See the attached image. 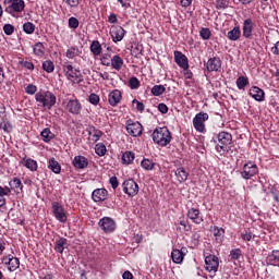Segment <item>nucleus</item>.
<instances>
[{"label": "nucleus", "mask_w": 279, "mask_h": 279, "mask_svg": "<svg viewBox=\"0 0 279 279\" xmlns=\"http://www.w3.org/2000/svg\"><path fill=\"white\" fill-rule=\"evenodd\" d=\"M35 100L37 106L45 108V110H51L56 106L57 98L53 93L49 90H41L35 94Z\"/></svg>", "instance_id": "1"}, {"label": "nucleus", "mask_w": 279, "mask_h": 279, "mask_svg": "<svg viewBox=\"0 0 279 279\" xmlns=\"http://www.w3.org/2000/svg\"><path fill=\"white\" fill-rule=\"evenodd\" d=\"M153 141L156 143V145H159V147H167L169 143H171V132L168 128H157L153 132Z\"/></svg>", "instance_id": "2"}, {"label": "nucleus", "mask_w": 279, "mask_h": 279, "mask_svg": "<svg viewBox=\"0 0 279 279\" xmlns=\"http://www.w3.org/2000/svg\"><path fill=\"white\" fill-rule=\"evenodd\" d=\"M232 145V134L228 132H220L218 134V144L216 145V150L219 154H226V151H230Z\"/></svg>", "instance_id": "3"}, {"label": "nucleus", "mask_w": 279, "mask_h": 279, "mask_svg": "<svg viewBox=\"0 0 279 279\" xmlns=\"http://www.w3.org/2000/svg\"><path fill=\"white\" fill-rule=\"evenodd\" d=\"M5 12L11 16H16L25 10V1L23 0H4Z\"/></svg>", "instance_id": "4"}, {"label": "nucleus", "mask_w": 279, "mask_h": 279, "mask_svg": "<svg viewBox=\"0 0 279 279\" xmlns=\"http://www.w3.org/2000/svg\"><path fill=\"white\" fill-rule=\"evenodd\" d=\"M122 191L129 197H136L138 195V183L134 179H128L122 183Z\"/></svg>", "instance_id": "5"}, {"label": "nucleus", "mask_w": 279, "mask_h": 279, "mask_svg": "<svg viewBox=\"0 0 279 279\" xmlns=\"http://www.w3.org/2000/svg\"><path fill=\"white\" fill-rule=\"evenodd\" d=\"M63 71L65 73V77H68L70 82H73L74 84H80V82H82V72L73 68V65L71 64L64 65Z\"/></svg>", "instance_id": "6"}, {"label": "nucleus", "mask_w": 279, "mask_h": 279, "mask_svg": "<svg viewBox=\"0 0 279 279\" xmlns=\"http://www.w3.org/2000/svg\"><path fill=\"white\" fill-rule=\"evenodd\" d=\"M205 121H208V113L206 112H199L194 117L193 125L196 132H201L202 134L206 132Z\"/></svg>", "instance_id": "7"}, {"label": "nucleus", "mask_w": 279, "mask_h": 279, "mask_svg": "<svg viewBox=\"0 0 279 279\" xmlns=\"http://www.w3.org/2000/svg\"><path fill=\"white\" fill-rule=\"evenodd\" d=\"M256 173H258V166H256L252 161H248L243 166L241 177L243 178V180H252V178H254Z\"/></svg>", "instance_id": "8"}, {"label": "nucleus", "mask_w": 279, "mask_h": 279, "mask_svg": "<svg viewBox=\"0 0 279 279\" xmlns=\"http://www.w3.org/2000/svg\"><path fill=\"white\" fill-rule=\"evenodd\" d=\"M52 213L57 221H59L60 223H66V213L64 211V207L60 203H52Z\"/></svg>", "instance_id": "9"}, {"label": "nucleus", "mask_w": 279, "mask_h": 279, "mask_svg": "<svg viewBox=\"0 0 279 279\" xmlns=\"http://www.w3.org/2000/svg\"><path fill=\"white\" fill-rule=\"evenodd\" d=\"M99 228L107 234L117 230V222L110 217H104L98 222Z\"/></svg>", "instance_id": "10"}, {"label": "nucleus", "mask_w": 279, "mask_h": 279, "mask_svg": "<svg viewBox=\"0 0 279 279\" xmlns=\"http://www.w3.org/2000/svg\"><path fill=\"white\" fill-rule=\"evenodd\" d=\"M126 132L130 136H141V134H143V124L129 120L126 122Z\"/></svg>", "instance_id": "11"}, {"label": "nucleus", "mask_w": 279, "mask_h": 279, "mask_svg": "<svg viewBox=\"0 0 279 279\" xmlns=\"http://www.w3.org/2000/svg\"><path fill=\"white\" fill-rule=\"evenodd\" d=\"M205 269L206 271L216 272L219 269V257L215 255H208L205 257Z\"/></svg>", "instance_id": "12"}, {"label": "nucleus", "mask_w": 279, "mask_h": 279, "mask_svg": "<svg viewBox=\"0 0 279 279\" xmlns=\"http://www.w3.org/2000/svg\"><path fill=\"white\" fill-rule=\"evenodd\" d=\"M2 260H3L4 265H8V269L10 271H16L19 269V267H21V260L19 259V257L8 255V256L3 257Z\"/></svg>", "instance_id": "13"}, {"label": "nucleus", "mask_w": 279, "mask_h": 279, "mask_svg": "<svg viewBox=\"0 0 279 279\" xmlns=\"http://www.w3.org/2000/svg\"><path fill=\"white\" fill-rule=\"evenodd\" d=\"M174 62H177L178 66H180V69H183V71H189V58H186L184 53L175 50Z\"/></svg>", "instance_id": "14"}, {"label": "nucleus", "mask_w": 279, "mask_h": 279, "mask_svg": "<svg viewBox=\"0 0 279 279\" xmlns=\"http://www.w3.org/2000/svg\"><path fill=\"white\" fill-rule=\"evenodd\" d=\"M110 36L113 43H121L125 37V29L121 26H112L110 29Z\"/></svg>", "instance_id": "15"}, {"label": "nucleus", "mask_w": 279, "mask_h": 279, "mask_svg": "<svg viewBox=\"0 0 279 279\" xmlns=\"http://www.w3.org/2000/svg\"><path fill=\"white\" fill-rule=\"evenodd\" d=\"M92 199L93 202H106L108 199V190L101 187V189H96L92 193Z\"/></svg>", "instance_id": "16"}, {"label": "nucleus", "mask_w": 279, "mask_h": 279, "mask_svg": "<svg viewBox=\"0 0 279 279\" xmlns=\"http://www.w3.org/2000/svg\"><path fill=\"white\" fill-rule=\"evenodd\" d=\"M187 217L193 221V223L199 225L204 221V216H202V213L197 208H190L187 210Z\"/></svg>", "instance_id": "17"}, {"label": "nucleus", "mask_w": 279, "mask_h": 279, "mask_svg": "<svg viewBox=\"0 0 279 279\" xmlns=\"http://www.w3.org/2000/svg\"><path fill=\"white\" fill-rule=\"evenodd\" d=\"M65 108L71 114H80L82 112V104L77 99L69 100Z\"/></svg>", "instance_id": "18"}, {"label": "nucleus", "mask_w": 279, "mask_h": 279, "mask_svg": "<svg viewBox=\"0 0 279 279\" xmlns=\"http://www.w3.org/2000/svg\"><path fill=\"white\" fill-rule=\"evenodd\" d=\"M248 95L255 99V101H265V90L258 86H253L248 90Z\"/></svg>", "instance_id": "19"}, {"label": "nucleus", "mask_w": 279, "mask_h": 279, "mask_svg": "<svg viewBox=\"0 0 279 279\" xmlns=\"http://www.w3.org/2000/svg\"><path fill=\"white\" fill-rule=\"evenodd\" d=\"M206 69L209 72L219 71L221 69V59L219 57L208 59Z\"/></svg>", "instance_id": "20"}, {"label": "nucleus", "mask_w": 279, "mask_h": 279, "mask_svg": "<svg viewBox=\"0 0 279 279\" xmlns=\"http://www.w3.org/2000/svg\"><path fill=\"white\" fill-rule=\"evenodd\" d=\"M242 32H243L244 38L252 37V33L254 32V22L252 21V19H246L243 22Z\"/></svg>", "instance_id": "21"}, {"label": "nucleus", "mask_w": 279, "mask_h": 279, "mask_svg": "<svg viewBox=\"0 0 279 279\" xmlns=\"http://www.w3.org/2000/svg\"><path fill=\"white\" fill-rule=\"evenodd\" d=\"M66 247H69V240L66 238H59L54 241V252H58V254H64Z\"/></svg>", "instance_id": "22"}, {"label": "nucleus", "mask_w": 279, "mask_h": 279, "mask_svg": "<svg viewBox=\"0 0 279 279\" xmlns=\"http://www.w3.org/2000/svg\"><path fill=\"white\" fill-rule=\"evenodd\" d=\"M73 167H75V169H86V167H88V159L84 156H75Z\"/></svg>", "instance_id": "23"}, {"label": "nucleus", "mask_w": 279, "mask_h": 279, "mask_svg": "<svg viewBox=\"0 0 279 279\" xmlns=\"http://www.w3.org/2000/svg\"><path fill=\"white\" fill-rule=\"evenodd\" d=\"M266 263L268 265H272L274 267H279V250H274L268 256L266 257Z\"/></svg>", "instance_id": "24"}, {"label": "nucleus", "mask_w": 279, "mask_h": 279, "mask_svg": "<svg viewBox=\"0 0 279 279\" xmlns=\"http://www.w3.org/2000/svg\"><path fill=\"white\" fill-rule=\"evenodd\" d=\"M121 90L119 89H114L112 90L110 94H109V97H108V101L110 104V106H118L119 102L121 101Z\"/></svg>", "instance_id": "25"}, {"label": "nucleus", "mask_w": 279, "mask_h": 279, "mask_svg": "<svg viewBox=\"0 0 279 279\" xmlns=\"http://www.w3.org/2000/svg\"><path fill=\"white\" fill-rule=\"evenodd\" d=\"M22 165L26 167L29 171H38V161L32 158L24 157L22 159Z\"/></svg>", "instance_id": "26"}, {"label": "nucleus", "mask_w": 279, "mask_h": 279, "mask_svg": "<svg viewBox=\"0 0 279 279\" xmlns=\"http://www.w3.org/2000/svg\"><path fill=\"white\" fill-rule=\"evenodd\" d=\"M171 258L172 263H175V265H181V263L184 260V253L178 248H174L171 252Z\"/></svg>", "instance_id": "27"}, {"label": "nucleus", "mask_w": 279, "mask_h": 279, "mask_svg": "<svg viewBox=\"0 0 279 279\" xmlns=\"http://www.w3.org/2000/svg\"><path fill=\"white\" fill-rule=\"evenodd\" d=\"M48 169H50L52 173L59 174L60 171H62V166H60V162H58L56 158H50L48 161Z\"/></svg>", "instance_id": "28"}, {"label": "nucleus", "mask_w": 279, "mask_h": 279, "mask_svg": "<svg viewBox=\"0 0 279 279\" xmlns=\"http://www.w3.org/2000/svg\"><path fill=\"white\" fill-rule=\"evenodd\" d=\"M134 158H136V155L131 151L126 150L122 154V165H132L134 162Z\"/></svg>", "instance_id": "29"}, {"label": "nucleus", "mask_w": 279, "mask_h": 279, "mask_svg": "<svg viewBox=\"0 0 279 279\" xmlns=\"http://www.w3.org/2000/svg\"><path fill=\"white\" fill-rule=\"evenodd\" d=\"M227 38L232 41H236L241 38V27L235 26L233 29L229 31Z\"/></svg>", "instance_id": "30"}, {"label": "nucleus", "mask_w": 279, "mask_h": 279, "mask_svg": "<svg viewBox=\"0 0 279 279\" xmlns=\"http://www.w3.org/2000/svg\"><path fill=\"white\" fill-rule=\"evenodd\" d=\"M40 136L43 137L44 143H51L56 135L51 132L50 128H46L40 132Z\"/></svg>", "instance_id": "31"}, {"label": "nucleus", "mask_w": 279, "mask_h": 279, "mask_svg": "<svg viewBox=\"0 0 279 279\" xmlns=\"http://www.w3.org/2000/svg\"><path fill=\"white\" fill-rule=\"evenodd\" d=\"M111 66L112 69H114L116 71H121V69H123V59L121 57H119L118 54H114L111 58Z\"/></svg>", "instance_id": "32"}, {"label": "nucleus", "mask_w": 279, "mask_h": 279, "mask_svg": "<svg viewBox=\"0 0 279 279\" xmlns=\"http://www.w3.org/2000/svg\"><path fill=\"white\" fill-rule=\"evenodd\" d=\"M214 236L218 243H223V236L226 234V230L223 228L214 227Z\"/></svg>", "instance_id": "33"}, {"label": "nucleus", "mask_w": 279, "mask_h": 279, "mask_svg": "<svg viewBox=\"0 0 279 279\" xmlns=\"http://www.w3.org/2000/svg\"><path fill=\"white\" fill-rule=\"evenodd\" d=\"M179 182H186L189 180V172L184 168H178L174 172Z\"/></svg>", "instance_id": "34"}, {"label": "nucleus", "mask_w": 279, "mask_h": 279, "mask_svg": "<svg viewBox=\"0 0 279 279\" xmlns=\"http://www.w3.org/2000/svg\"><path fill=\"white\" fill-rule=\"evenodd\" d=\"M33 52L37 58H43V56H45V45H43V43H36L33 46Z\"/></svg>", "instance_id": "35"}, {"label": "nucleus", "mask_w": 279, "mask_h": 279, "mask_svg": "<svg viewBox=\"0 0 279 279\" xmlns=\"http://www.w3.org/2000/svg\"><path fill=\"white\" fill-rule=\"evenodd\" d=\"M80 53H82V51H80V48H77V46H72L66 50L65 56L66 58H69V60H73V58H77Z\"/></svg>", "instance_id": "36"}, {"label": "nucleus", "mask_w": 279, "mask_h": 279, "mask_svg": "<svg viewBox=\"0 0 279 279\" xmlns=\"http://www.w3.org/2000/svg\"><path fill=\"white\" fill-rule=\"evenodd\" d=\"M12 189H14L15 193H23V182H21V179L14 178L10 182Z\"/></svg>", "instance_id": "37"}, {"label": "nucleus", "mask_w": 279, "mask_h": 279, "mask_svg": "<svg viewBox=\"0 0 279 279\" xmlns=\"http://www.w3.org/2000/svg\"><path fill=\"white\" fill-rule=\"evenodd\" d=\"M141 167L145 171H153L156 167V162H153L150 159L144 158L141 162Z\"/></svg>", "instance_id": "38"}, {"label": "nucleus", "mask_w": 279, "mask_h": 279, "mask_svg": "<svg viewBox=\"0 0 279 279\" xmlns=\"http://www.w3.org/2000/svg\"><path fill=\"white\" fill-rule=\"evenodd\" d=\"M235 84L239 90H243L250 84V80L246 76H239Z\"/></svg>", "instance_id": "39"}, {"label": "nucleus", "mask_w": 279, "mask_h": 279, "mask_svg": "<svg viewBox=\"0 0 279 279\" xmlns=\"http://www.w3.org/2000/svg\"><path fill=\"white\" fill-rule=\"evenodd\" d=\"M90 51L93 56H100L101 54V44L98 40H94L90 45Z\"/></svg>", "instance_id": "40"}, {"label": "nucleus", "mask_w": 279, "mask_h": 279, "mask_svg": "<svg viewBox=\"0 0 279 279\" xmlns=\"http://www.w3.org/2000/svg\"><path fill=\"white\" fill-rule=\"evenodd\" d=\"M43 69L46 73H53L56 65L52 63L51 60H47L43 62Z\"/></svg>", "instance_id": "41"}, {"label": "nucleus", "mask_w": 279, "mask_h": 279, "mask_svg": "<svg viewBox=\"0 0 279 279\" xmlns=\"http://www.w3.org/2000/svg\"><path fill=\"white\" fill-rule=\"evenodd\" d=\"M199 36L203 40H210V36H213V33L210 32V28L203 27L199 31Z\"/></svg>", "instance_id": "42"}, {"label": "nucleus", "mask_w": 279, "mask_h": 279, "mask_svg": "<svg viewBox=\"0 0 279 279\" xmlns=\"http://www.w3.org/2000/svg\"><path fill=\"white\" fill-rule=\"evenodd\" d=\"M166 88L163 87V85H155L151 88V93L155 97H160V95H163Z\"/></svg>", "instance_id": "43"}, {"label": "nucleus", "mask_w": 279, "mask_h": 279, "mask_svg": "<svg viewBox=\"0 0 279 279\" xmlns=\"http://www.w3.org/2000/svg\"><path fill=\"white\" fill-rule=\"evenodd\" d=\"M23 31L25 34H34V32H36V25H34L32 22H26L23 25Z\"/></svg>", "instance_id": "44"}, {"label": "nucleus", "mask_w": 279, "mask_h": 279, "mask_svg": "<svg viewBox=\"0 0 279 279\" xmlns=\"http://www.w3.org/2000/svg\"><path fill=\"white\" fill-rule=\"evenodd\" d=\"M256 235H254V233H252V231H243L241 233V239L245 242L248 243V241H252Z\"/></svg>", "instance_id": "45"}, {"label": "nucleus", "mask_w": 279, "mask_h": 279, "mask_svg": "<svg viewBox=\"0 0 279 279\" xmlns=\"http://www.w3.org/2000/svg\"><path fill=\"white\" fill-rule=\"evenodd\" d=\"M230 256L232 260H239V258L243 256V252L241 251V248H233L230 251Z\"/></svg>", "instance_id": "46"}, {"label": "nucleus", "mask_w": 279, "mask_h": 279, "mask_svg": "<svg viewBox=\"0 0 279 279\" xmlns=\"http://www.w3.org/2000/svg\"><path fill=\"white\" fill-rule=\"evenodd\" d=\"M95 151L97 154V156H106V145L99 143V144H96L95 146Z\"/></svg>", "instance_id": "47"}, {"label": "nucleus", "mask_w": 279, "mask_h": 279, "mask_svg": "<svg viewBox=\"0 0 279 279\" xmlns=\"http://www.w3.org/2000/svg\"><path fill=\"white\" fill-rule=\"evenodd\" d=\"M129 85H130V88H132V90H136V88L141 86V81H138L136 76H133L130 78Z\"/></svg>", "instance_id": "48"}, {"label": "nucleus", "mask_w": 279, "mask_h": 279, "mask_svg": "<svg viewBox=\"0 0 279 279\" xmlns=\"http://www.w3.org/2000/svg\"><path fill=\"white\" fill-rule=\"evenodd\" d=\"M69 27L71 29H77V27H80V21L76 17H70L69 19Z\"/></svg>", "instance_id": "49"}, {"label": "nucleus", "mask_w": 279, "mask_h": 279, "mask_svg": "<svg viewBox=\"0 0 279 279\" xmlns=\"http://www.w3.org/2000/svg\"><path fill=\"white\" fill-rule=\"evenodd\" d=\"M3 32L7 36H12L14 34V25L12 24H5L3 26Z\"/></svg>", "instance_id": "50"}, {"label": "nucleus", "mask_w": 279, "mask_h": 279, "mask_svg": "<svg viewBox=\"0 0 279 279\" xmlns=\"http://www.w3.org/2000/svg\"><path fill=\"white\" fill-rule=\"evenodd\" d=\"M36 90H38V87H36V85H34V84H29L26 87L27 95H36Z\"/></svg>", "instance_id": "51"}, {"label": "nucleus", "mask_w": 279, "mask_h": 279, "mask_svg": "<svg viewBox=\"0 0 279 279\" xmlns=\"http://www.w3.org/2000/svg\"><path fill=\"white\" fill-rule=\"evenodd\" d=\"M100 60L104 66H110L111 64L110 54H104Z\"/></svg>", "instance_id": "52"}, {"label": "nucleus", "mask_w": 279, "mask_h": 279, "mask_svg": "<svg viewBox=\"0 0 279 279\" xmlns=\"http://www.w3.org/2000/svg\"><path fill=\"white\" fill-rule=\"evenodd\" d=\"M89 104H93V106H97V104H99V96L97 94H90Z\"/></svg>", "instance_id": "53"}, {"label": "nucleus", "mask_w": 279, "mask_h": 279, "mask_svg": "<svg viewBox=\"0 0 279 279\" xmlns=\"http://www.w3.org/2000/svg\"><path fill=\"white\" fill-rule=\"evenodd\" d=\"M133 104H135L136 110L138 112H144L145 111V104H143V102L136 100V99L133 100Z\"/></svg>", "instance_id": "54"}, {"label": "nucleus", "mask_w": 279, "mask_h": 279, "mask_svg": "<svg viewBox=\"0 0 279 279\" xmlns=\"http://www.w3.org/2000/svg\"><path fill=\"white\" fill-rule=\"evenodd\" d=\"M109 183L111 184V187L113 190L118 189L119 187V180L117 179V177H111L109 179Z\"/></svg>", "instance_id": "55"}, {"label": "nucleus", "mask_w": 279, "mask_h": 279, "mask_svg": "<svg viewBox=\"0 0 279 279\" xmlns=\"http://www.w3.org/2000/svg\"><path fill=\"white\" fill-rule=\"evenodd\" d=\"M158 110L161 114H167L169 112V107H167L163 102L158 105Z\"/></svg>", "instance_id": "56"}, {"label": "nucleus", "mask_w": 279, "mask_h": 279, "mask_svg": "<svg viewBox=\"0 0 279 279\" xmlns=\"http://www.w3.org/2000/svg\"><path fill=\"white\" fill-rule=\"evenodd\" d=\"M0 128L4 132L10 133V131L12 130V124H10V122H3V123L0 124Z\"/></svg>", "instance_id": "57"}, {"label": "nucleus", "mask_w": 279, "mask_h": 279, "mask_svg": "<svg viewBox=\"0 0 279 279\" xmlns=\"http://www.w3.org/2000/svg\"><path fill=\"white\" fill-rule=\"evenodd\" d=\"M21 64L24 66V69H27L28 71H34V63L31 61H21Z\"/></svg>", "instance_id": "58"}, {"label": "nucleus", "mask_w": 279, "mask_h": 279, "mask_svg": "<svg viewBox=\"0 0 279 279\" xmlns=\"http://www.w3.org/2000/svg\"><path fill=\"white\" fill-rule=\"evenodd\" d=\"M94 138V143H97L101 136H104V133L101 131H95L94 134L92 135Z\"/></svg>", "instance_id": "59"}, {"label": "nucleus", "mask_w": 279, "mask_h": 279, "mask_svg": "<svg viewBox=\"0 0 279 279\" xmlns=\"http://www.w3.org/2000/svg\"><path fill=\"white\" fill-rule=\"evenodd\" d=\"M66 3L70 8H77L80 5V0H66Z\"/></svg>", "instance_id": "60"}, {"label": "nucleus", "mask_w": 279, "mask_h": 279, "mask_svg": "<svg viewBox=\"0 0 279 279\" xmlns=\"http://www.w3.org/2000/svg\"><path fill=\"white\" fill-rule=\"evenodd\" d=\"M118 19H117V14L114 13H111L109 16H108V23H111V24H114V23H118Z\"/></svg>", "instance_id": "61"}, {"label": "nucleus", "mask_w": 279, "mask_h": 279, "mask_svg": "<svg viewBox=\"0 0 279 279\" xmlns=\"http://www.w3.org/2000/svg\"><path fill=\"white\" fill-rule=\"evenodd\" d=\"M271 53H274V56H279V41H277L275 44V46L270 49Z\"/></svg>", "instance_id": "62"}, {"label": "nucleus", "mask_w": 279, "mask_h": 279, "mask_svg": "<svg viewBox=\"0 0 279 279\" xmlns=\"http://www.w3.org/2000/svg\"><path fill=\"white\" fill-rule=\"evenodd\" d=\"M182 8H189L193 3V0H180Z\"/></svg>", "instance_id": "63"}, {"label": "nucleus", "mask_w": 279, "mask_h": 279, "mask_svg": "<svg viewBox=\"0 0 279 279\" xmlns=\"http://www.w3.org/2000/svg\"><path fill=\"white\" fill-rule=\"evenodd\" d=\"M122 278L123 279H134V275H132L130 272V270H126V271L123 272Z\"/></svg>", "instance_id": "64"}]
</instances>
